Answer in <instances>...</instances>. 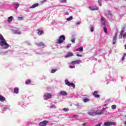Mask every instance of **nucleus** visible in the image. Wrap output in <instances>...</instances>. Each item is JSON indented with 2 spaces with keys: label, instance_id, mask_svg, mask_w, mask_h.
Wrapping results in <instances>:
<instances>
[{
  "label": "nucleus",
  "instance_id": "f257e3e1",
  "mask_svg": "<svg viewBox=\"0 0 126 126\" xmlns=\"http://www.w3.org/2000/svg\"><path fill=\"white\" fill-rule=\"evenodd\" d=\"M0 46H2L3 47L4 46L5 49H7L8 47H9V45L7 43H6V40H5V39L3 37V36L2 35L0 34Z\"/></svg>",
  "mask_w": 126,
  "mask_h": 126
},
{
  "label": "nucleus",
  "instance_id": "f03ea898",
  "mask_svg": "<svg viewBox=\"0 0 126 126\" xmlns=\"http://www.w3.org/2000/svg\"><path fill=\"white\" fill-rule=\"evenodd\" d=\"M64 40H65V36L63 35H62L59 37V39H58L57 43L58 44H62Z\"/></svg>",
  "mask_w": 126,
  "mask_h": 126
},
{
  "label": "nucleus",
  "instance_id": "7ed1b4c3",
  "mask_svg": "<svg viewBox=\"0 0 126 126\" xmlns=\"http://www.w3.org/2000/svg\"><path fill=\"white\" fill-rule=\"evenodd\" d=\"M65 83L66 85H67L68 86H71L72 87H73V88H75V85H74L73 83L69 82V81H68V80H66L65 81Z\"/></svg>",
  "mask_w": 126,
  "mask_h": 126
},
{
  "label": "nucleus",
  "instance_id": "20e7f679",
  "mask_svg": "<svg viewBox=\"0 0 126 126\" xmlns=\"http://www.w3.org/2000/svg\"><path fill=\"white\" fill-rule=\"evenodd\" d=\"M104 126H115L116 123L112 122H106L104 123Z\"/></svg>",
  "mask_w": 126,
  "mask_h": 126
},
{
  "label": "nucleus",
  "instance_id": "39448f33",
  "mask_svg": "<svg viewBox=\"0 0 126 126\" xmlns=\"http://www.w3.org/2000/svg\"><path fill=\"white\" fill-rule=\"evenodd\" d=\"M89 115H90V116H98V112H93V110H91L89 111L88 112Z\"/></svg>",
  "mask_w": 126,
  "mask_h": 126
},
{
  "label": "nucleus",
  "instance_id": "423d86ee",
  "mask_svg": "<svg viewBox=\"0 0 126 126\" xmlns=\"http://www.w3.org/2000/svg\"><path fill=\"white\" fill-rule=\"evenodd\" d=\"M81 63V60H78L71 62V64H79Z\"/></svg>",
  "mask_w": 126,
  "mask_h": 126
},
{
  "label": "nucleus",
  "instance_id": "0eeeda50",
  "mask_svg": "<svg viewBox=\"0 0 126 126\" xmlns=\"http://www.w3.org/2000/svg\"><path fill=\"white\" fill-rule=\"evenodd\" d=\"M44 96L46 98V99H50L52 98V94H51V93H46L44 94Z\"/></svg>",
  "mask_w": 126,
  "mask_h": 126
},
{
  "label": "nucleus",
  "instance_id": "6e6552de",
  "mask_svg": "<svg viewBox=\"0 0 126 126\" xmlns=\"http://www.w3.org/2000/svg\"><path fill=\"white\" fill-rule=\"evenodd\" d=\"M105 110H106V108L105 107H103L100 111L97 112V114L98 115V116H100V115H102Z\"/></svg>",
  "mask_w": 126,
  "mask_h": 126
},
{
  "label": "nucleus",
  "instance_id": "1a4fd4ad",
  "mask_svg": "<svg viewBox=\"0 0 126 126\" xmlns=\"http://www.w3.org/2000/svg\"><path fill=\"white\" fill-rule=\"evenodd\" d=\"M93 96H94L95 98H99L100 97V95L98 94V92L97 91H94V93H93Z\"/></svg>",
  "mask_w": 126,
  "mask_h": 126
},
{
  "label": "nucleus",
  "instance_id": "9d476101",
  "mask_svg": "<svg viewBox=\"0 0 126 126\" xmlns=\"http://www.w3.org/2000/svg\"><path fill=\"white\" fill-rule=\"evenodd\" d=\"M40 126H47V121H44L39 123Z\"/></svg>",
  "mask_w": 126,
  "mask_h": 126
},
{
  "label": "nucleus",
  "instance_id": "9b49d317",
  "mask_svg": "<svg viewBox=\"0 0 126 126\" xmlns=\"http://www.w3.org/2000/svg\"><path fill=\"white\" fill-rule=\"evenodd\" d=\"M60 94L62 96H66V95H67V93L65 91H62L60 92Z\"/></svg>",
  "mask_w": 126,
  "mask_h": 126
},
{
  "label": "nucleus",
  "instance_id": "f8f14e48",
  "mask_svg": "<svg viewBox=\"0 0 126 126\" xmlns=\"http://www.w3.org/2000/svg\"><path fill=\"white\" fill-rule=\"evenodd\" d=\"M90 9L91 10H98V7L96 6H93L92 7H90Z\"/></svg>",
  "mask_w": 126,
  "mask_h": 126
},
{
  "label": "nucleus",
  "instance_id": "ddd939ff",
  "mask_svg": "<svg viewBox=\"0 0 126 126\" xmlns=\"http://www.w3.org/2000/svg\"><path fill=\"white\" fill-rule=\"evenodd\" d=\"M117 33H115V35L113 37V45H115V44H116V40H117Z\"/></svg>",
  "mask_w": 126,
  "mask_h": 126
},
{
  "label": "nucleus",
  "instance_id": "4468645a",
  "mask_svg": "<svg viewBox=\"0 0 126 126\" xmlns=\"http://www.w3.org/2000/svg\"><path fill=\"white\" fill-rule=\"evenodd\" d=\"M19 93V89L18 88H15L14 89V93H15V94H18Z\"/></svg>",
  "mask_w": 126,
  "mask_h": 126
},
{
  "label": "nucleus",
  "instance_id": "2eb2a0df",
  "mask_svg": "<svg viewBox=\"0 0 126 126\" xmlns=\"http://www.w3.org/2000/svg\"><path fill=\"white\" fill-rule=\"evenodd\" d=\"M14 6H15V8H16V9H17V8H18V7H19V3L15 2L14 3Z\"/></svg>",
  "mask_w": 126,
  "mask_h": 126
},
{
  "label": "nucleus",
  "instance_id": "dca6fc26",
  "mask_svg": "<svg viewBox=\"0 0 126 126\" xmlns=\"http://www.w3.org/2000/svg\"><path fill=\"white\" fill-rule=\"evenodd\" d=\"M0 102H4L5 101V98L0 95Z\"/></svg>",
  "mask_w": 126,
  "mask_h": 126
},
{
  "label": "nucleus",
  "instance_id": "f3484780",
  "mask_svg": "<svg viewBox=\"0 0 126 126\" xmlns=\"http://www.w3.org/2000/svg\"><path fill=\"white\" fill-rule=\"evenodd\" d=\"M73 56V54L71 53H68L66 56L65 57V58H69V57H72Z\"/></svg>",
  "mask_w": 126,
  "mask_h": 126
},
{
  "label": "nucleus",
  "instance_id": "a211bd4d",
  "mask_svg": "<svg viewBox=\"0 0 126 126\" xmlns=\"http://www.w3.org/2000/svg\"><path fill=\"white\" fill-rule=\"evenodd\" d=\"M12 19H13V17L10 16L8 17L7 20L8 22L9 23L11 22L12 21Z\"/></svg>",
  "mask_w": 126,
  "mask_h": 126
},
{
  "label": "nucleus",
  "instance_id": "6ab92c4d",
  "mask_svg": "<svg viewBox=\"0 0 126 126\" xmlns=\"http://www.w3.org/2000/svg\"><path fill=\"white\" fill-rule=\"evenodd\" d=\"M37 34L38 35H42L43 33H44V32L43 31H40V30H37Z\"/></svg>",
  "mask_w": 126,
  "mask_h": 126
},
{
  "label": "nucleus",
  "instance_id": "aec40b11",
  "mask_svg": "<svg viewBox=\"0 0 126 126\" xmlns=\"http://www.w3.org/2000/svg\"><path fill=\"white\" fill-rule=\"evenodd\" d=\"M38 5V3H35L31 7V8H35V7H37Z\"/></svg>",
  "mask_w": 126,
  "mask_h": 126
},
{
  "label": "nucleus",
  "instance_id": "412c9836",
  "mask_svg": "<svg viewBox=\"0 0 126 126\" xmlns=\"http://www.w3.org/2000/svg\"><path fill=\"white\" fill-rule=\"evenodd\" d=\"M76 51H79V52H83V47H81L79 48H78L76 49Z\"/></svg>",
  "mask_w": 126,
  "mask_h": 126
},
{
  "label": "nucleus",
  "instance_id": "4be33fe9",
  "mask_svg": "<svg viewBox=\"0 0 126 126\" xmlns=\"http://www.w3.org/2000/svg\"><path fill=\"white\" fill-rule=\"evenodd\" d=\"M31 83V80H27L25 82V84H30Z\"/></svg>",
  "mask_w": 126,
  "mask_h": 126
},
{
  "label": "nucleus",
  "instance_id": "5701e85b",
  "mask_svg": "<svg viewBox=\"0 0 126 126\" xmlns=\"http://www.w3.org/2000/svg\"><path fill=\"white\" fill-rule=\"evenodd\" d=\"M73 19V18L72 17V16H70L69 18H67L66 19L67 21H70V20H72V19Z\"/></svg>",
  "mask_w": 126,
  "mask_h": 126
},
{
  "label": "nucleus",
  "instance_id": "b1692460",
  "mask_svg": "<svg viewBox=\"0 0 126 126\" xmlns=\"http://www.w3.org/2000/svg\"><path fill=\"white\" fill-rule=\"evenodd\" d=\"M90 30H91V32H93V31H94V26H91V27H90Z\"/></svg>",
  "mask_w": 126,
  "mask_h": 126
},
{
  "label": "nucleus",
  "instance_id": "393cba45",
  "mask_svg": "<svg viewBox=\"0 0 126 126\" xmlns=\"http://www.w3.org/2000/svg\"><path fill=\"white\" fill-rule=\"evenodd\" d=\"M103 31L104 33H106V34L108 33V30H107V28H106L105 27H103Z\"/></svg>",
  "mask_w": 126,
  "mask_h": 126
},
{
  "label": "nucleus",
  "instance_id": "a878e982",
  "mask_svg": "<svg viewBox=\"0 0 126 126\" xmlns=\"http://www.w3.org/2000/svg\"><path fill=\"white\" fill-rule=\"evenodd\" d=\"M90 100L89 98H86L83 99V102H84V103H86L87 102H89Z\"/></svg>",
  "mask_w": 126,
  "mask_h": 126
},
{
  "label": "nucleus",
  "instance_id": "bb28decb",
  "mask_svg": "<svg viewBox=\"0 0 126 126\" xmlns=\"http://www.w3.org/2000/svg\"><path fill=\"white\" fill-rule=\"evenodd\" d=\"M111 108L113 109V110H116L117 106H116V105H112Z\"/></svg>",
  "mask_w": 126,
  "mask_h": 126
},
{
  "label": "nucleus",
  "instance_id": "cd10ccee",
  "mask_svg": "<svg viewBox=\"0 0 126 126\" xmlns=\"http://www.w3.org/2000/svg\"><path fill=\"white\" fill-rule=\"evenodd\" d=\"M38 47H42V46H44V43L43 42H40L38 44Z\"/></svg>",
  "mask_w": 126,
  "mask_h": 126
},
{
  "label": "nucleus",
  "instance_id": "c85d7f7f",
  "mask_svg": "<svg viewBox=\"0 0 126 126\" xmlns=\"http://www.w3.org/2000/svg\"><path fill=\"white\" fill-rule=\"evenodd\" d=\"M60 2H61V3H63L64 2H66V0H60Z\"/></svg>",
  "mask_w": 126,
  "mask_h": 126
},
{
  "label": "nucleus",
  "instance_id": "c756f323",
  "mask_svg": "<svg viewBox=\"0 0 126 126\" xmlns=\"http://www.w3.org/2000/svg\"><path fill=\"white\" fill-rule=\"evenodd\" d=\"M69 110V109H67V108H64L63 109V111H64V112H68Z\"/></svg>",
  "mask_w": 126,
  "mask_h": 126
},
{
  "label": "nucleus",
  "instance_id": "7c9ffc66",
  "mask_svg": "<svg viewBox=\"0 0 126 126\" xmlns=\"http://www.w3.org/2000/svg\"><path fill=\"white\" fill-rule=\"evenodd\" d=\"M57 69H52L51 71V73H55V72L56 71Z\"/></svg>",
  "mask_w": 126,
  "mask_h": 126
},
{
  "label": "nucleus",
  "instance_id": "2f4dec72",
  "mask_svg": "<svg viewBox=\"0 0 126 126\" xmlns=\"http://www.w3.org/2000/svg\"><path fill=\"white\" fill-rule=\"evenodd\" d=\"M71 41L73 43V44H74V43H75V39L74 38L71 39Z\"/></svg>",
  "mask_w": 126,
  "mask_h": 126
},
{
  "label": "nucleus",
  "instance_id": "473e14b6",
  "mask_svg": "<svg viewBox=\"0 0 126 126\" xmlns=\"http://www.w3.org/2000/svg\"><path fill=\"white\" fill-rule=\"evenodd\" d=\"M18 19L19 20H22V19H23V17H19L18 18Z\"/></svg>",
  "mask_w": 126,
  "mask_h": 126
},
{
  "label": "nucleus",
  "instance_id": "72a5a7b5",
  "mask_svg": "<svg viewBox=\"0 0 126 126\" xmlns=\"http://www.w3.org/2000/svg\"><path fill=\"white\" fill-rule=\"evenodd\" d=\"M15 33L16 34H20V32L18 31H16Z\"/></svg>",
  "mask_w": 126,
  "mask_h": 126
},
{
  "label": "nucleus",
  "instance_id": "f704fd0d",
  "mask_svg": "<svg viewBox=\"0 0 126 126\" xmlns=\"http://www.w3.org/2000/svg\"><path fill=\"white\" fill-rule=\"evenodd\" d=\"M73 118H75V119H76L78 118V116L77 115H73Z\"/></svg>",
  "mask_w": 126,
  "mask_h": 126
},
{
  "label": "nucleus",
  "instance_id": "c9c22d12",
  "mask_svg": "<svg viewBox=\"0 0 126 126\" xmlns=\"http://www.w3.org/2000/svg\"><path fill=\"white\" fill-rule=\"evenodd\" d=\"M101 125H102L101 123H99L98 124L95 125V126H101Z\"/></svg>",
  "mask_w": 126,
  "mask_h": 126
},
{
  "label": "nucleus",
  "instance_id": "e433bc0d",
  "mask_svg": "<svg viewBox=\"0 0 126 126\" xmlns=\"http://www.w3.org/2000/svg\"><path fill=\"white\" fill-rule=\"evenodd\" d=\"M69 67H70V68H74V67H75V66H71V65H70V66H69Z\"/></svg>",
  "mask_w": 126,
  "mask_h": 126
},
{
  "label": "nucleus",
  "instance_id": "4c0bfd02",
  "mask_svg": "<svg viewBox=\"0 0 126 126\" xmlns=\"http://www.w3.org/2000/svg\"><path fill=\"white\" fill-rule=\"evenodd\" d=\"M7 109H8V108H7V107H3L4 111H6V110H7Z\"/></svg>",
  "mask_w": 126,
  "mask_h": 126
},
{
  "label": "nucleus",
  "instance_id": "58836bf2",
  "mask_svg": "<svg viewBox=\"0 0 126 126\" xmlns=\"http://www.w3.org/2000/svg\"><path fill=\"white\" fill-rule=\"evenodd\" d=\"M65 14V15H68V14H69V13H68V12H66Z\"/></svg>",
  "mask_w": 126,
  "mask_h": 126
},
{
  "label": "nucleus",
  "instance_id": "ea45409f",
  "mask_svg": "<svg viewBox=\"0 0 126 126\" xmlns=\"http://www.w3.org/2000/svg\"><path fill=\"white\" fill-rule=\"evenodd\" d=\"M76 56L77 57H82L81 55H79V54H77Z\"/></svg>",
  "mask_w": 126,
  "mask_h": 126
},
{
  "label": "nucleus",
  "instance_id": "a19ab883",
  "mask_svg": "<svg viewBox=\"0 0 126 126\" xmlns=\"http://www.w3.org/2000/svg\"><path fill=\"white\" fill-rule=\"evenodd\" d=\"M46 1H47V0H44L42 1V3H44V2H46Z\"/></svg>",
  "mask_w": 126,
  "mask_h": 126
},
{
  "label": "nucleus",
  "instance_id": "79ce46f5",
  "mask_svg": "<svg viewBox=\"0 0 126 126\" xmlns=\"http://www.w3.org/2000/svg\"><path fill=\"white\" fill-rule=\"evenodd\" d=\"M122 36H123V33L121 32L120 35V37H122Z\"/></svg>",
  "mask_w": 126,
  "mask_h": 126
},
{
  "label": "nucleus",
  "instance_id": "37998d69",
  "mask_svg": "<svg viewBox=\"0 0 126 126\" xmlns=\"http://www.w3.org/2000/svg\"><path fill=\"white\" fill-rule=\"evenodd\" d=\"M125 60V57H123L122 61H124Z\"/></svg>",
  "mask_w": 126,
  "mask_h": 126
},
{
  "label": "nucleus",
  "instance_id": "c03bdc74",
  "mask_svg": "<svg viewBox=\"0 0 126 126\" xmlns=\"http://www.w3.org/2000/svg\"><path fill=\"white\" fill-rule=\"evenodd\" d=\"M104 18H101V21H104Z\"/></svg>",
  "mask_w": 126,
  "mask_h": 126
},
{
  "label": "nucleus",
  "instance_id": "a18cd8bd",
  "mask_svg": "<svg viewBox=\"0 0 126 126\" xmlns=\"http://www.w3.org/2000/svg\"><path fill=\"white\" fill-rule=\"evenodd\" d=\"M105 21H103L102 25H105Z\"/></svg>",
  "mask_w": 126,
  "mask_h": 126
},
{
  "label": "nucleus",
  "instance_id": "49530a36",
  "mask_svg": "<svg viewBox=\"0 0 126 126\" xmlns=\"http://www.w3.org/2000/svg\"><path fill=\"white\" fill-rule=\"evenodd\" d=\"M126 33H124L123 35V37H126Z\"/></svg>",
  "mask_w": 126,
  "mask_h": 126
},
{
  "label": "nucleus",
  "instance_id": "de8ad7c7",
  "mask_svg": "<svg viewBox=\"0 0 126 126\" xmlns=\"http://www.w3.org/2000/svg\"><path fill=\"white\" fill-rule=\"evenodd\" d=\"M123 57H126V53L124 54V55H123Z\"/></svg>",
  "mask_w": 126,
  "mask_h": 126
},
{
  "label": "nucleus",
  "instance_id": "09e8293b",
  "mask_svg": "<svg viewBox=\"0 0 126 126\" xmlns=\"http://www.w3.org/2000/svg\"><path fill=\"white\" fill-rule=\"evenodd\" d=\"M55 107V105H52V106H51V108H54Z\"/></svg>",
  "mask_w": 126,
  "mask_h": 126
},
{
  "label": "nucleus",
  "instance_id": "8fccbe9b",
  "mask_svg": "<svg viewBox=\"0 0 126 126\" xmlns=\"http://www.w3.org/2000/svg\"><path fill=\"white\" fill-rule=\"evenodd\" d=\"M124 125L126 126V121L125 122Z\"/></svg>",
  "mask_w": 126,
  "mask_h": 126
},
{
  "label": "nucleus",
  "instance_id": "3c124183",
  "mask_svg": "<svg viewBox=\"0 0 126 126\" xmlns=\"http://www.w3.org/2000/svg\"><path fill=\"white\" fill-rule=\"evenodd\" d=\"M125 49L126 50V44H125Z\"/></svg>",
  "mask_w": 126,
  "mask_h": 126
},
{
  "label": "nucleus",
  "instance_id": "603ef678",
  "mask_svg": "<svg viewBox=\"0 0 126 126\" xmlns=\"http://www.w3.org/2000/svg\"><path fill=\"white\" fill-rule=\"evenodd\" d=\"M108 14H110V11H108Z\"/></svg>",
  "mask_w": 126,
  "mask_h": 126
},
{
  "label": "nucleus",
  "instance_id": "864d4df0",
  "mask_svg": "<svg viewBox=\"0 0 126 126\" xmlns=\"http://www.w3.org/2000/svg\"><path fill=\"white\" fill-rule=\"evenodd\" d=\"M76 24H79V23H77Z\"/></svg>",
  "mask_w": 126,
  "mask_h": 126
},
{
  "label": "nucleus",
  "instance_id": "5fc2aeb1",
  "mask_svg": "<svg viewBox=\"0 0 126 126\" xmlns=\"http://www.w3.org/2000/svg\"><path fill=\"white\" fill-rule=\"evenodd\" d=\"M78 106H79V104H78Z\"/></svg>",
  "mask_w": 126,
  "mask_h": 126
},
{
  "label": "nucleus",
  "instance_id": "6e6d98bb",
  "mask_svg": "<svg viewBox=\"0 0 126 126\" xmlns=\"http://www.w3.org/2000/svg\"><path fill=\"white\" fill-rule=\"evenodd\" d=\"M84 125H85V124H83V125L84 126Z\"/></svg>",
  "mask_w": 126,
  "mask_h": 126
}]
</instances>
